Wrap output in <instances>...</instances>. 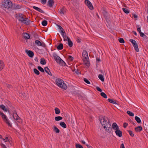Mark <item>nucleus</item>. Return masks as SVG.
Returning <instances> with one entry per match:
<instances>
[{
    "label": "nucleus",
    "instance_id": "f257e3e1",
    "mask_svg": "<svg viewBox=\"0 0 148 148\" xmlns=\"http://www.w3.org/2000/svg\"><path fill=\"white\" fill-rule=\"evenodd\" d=\"M100 122L106 130L108 132H111L112 130L111 123L108 118L104 116L100 119Z\"/></svg>",
    "mask_w": 148,
    "mask_h": 148
},
{
    "label": "nucleus",
    "instance_id": "f03ea898",
    "mask_svg": "<svg viewBox=\"0 0 148 148\" xmlns=\"http://www.w3.org/2000/svg\"><path fill=\"white\" fill-rule=\"evenodd\" d=\"M56 82L57 85L59 87L64 90H66L67 89V86L62 79L58 78L56 79Z\"/></svg>",
    "mask_w": 148,
    "mask_h": 148
},
{
    "label": "nucleus",
    "instance_id": "7ed1b4c3",
    "mask_svg": "<svg viewBox=\"0 0 148 148\" xmlns=\"http://www.w3.org/2000/svg\"><path fill=\"white\" fill-rule=\"evenodd\" d=\"M3 6L6 8H12V3L10 0H4V1L2 3Z\"/></svg>",
    "mask_w": 148,
    "mask_h": 148
},
{
    "label": "nucleus",
    "instance_id": "20e7f679",
    "mask_svg": "<svg viewBox=\"0 0 148 148\" xmlns=\"http://www.w3.org/2000/svg\"><path fill=\"white\" fill-rule=\"evenodd\" d=\"M0 115L1 116L3 121L10 127H12L11 124L10 123L9 120L8 119L7 116L3 113L0 111Z\"/></svg>",
    "mask_w": 148,
    "mask_h": 148
},
{
    "label": "nucleus",
    "instance_id": "39448f33",
    "mask_svg": "<svg viewBox=\"0 0 148 148\" xmlns=\"http://www.w3.org/2000/svg\"><path fill=\"white\" fill-rule=\"evenodd\" d=\"M53 56L55 60L57 63H62V62H63L64 64H65V62L57 55L56 53H53Z\"/></svg>",
    "mask_w": 148,
    "mask_h": 148
},
{
    "label": "nucleus",
    "instance_id": "423d86ee",
    "mask_svg": "<svg viewBox=\"0 0 148 148\" xmlns=\"http://www.w3.org/2000/svg\"><path fill=\"white\" fill-rule=\"evenodd\" d=\"M13 117L14 119L17 121L18 123H21V119L18 116L17 114L16 111L15 110H14L13 111Z\"/></svg>",
    "mask_w": 148,
    "mask_h": 148
},
{
    "label": "nucleus",
    "instance_id": "0eeeda50",
    "mask_svg": "<svg viewBox=\"0 0 148 148\" xmlns=\"http://www.w3.org/2000/svg\"><path fill=\"white\" fill-rule=\"evenodd\" d=\"M129 41L132 44L135 51L137 52H138L139 51V49L138 47V44L136 43V41L133 39H130Z\"/></svg>",
    "mask_w": 148,
    "mask_h": 148
},
{
    "label": "nucleus",
    "instance_id": "6e6552de",
    "mask_svg": "<svg viewBox=\"0 0 148 148\" xmlns=\"http://www.w3.org/2000/svg\"><path fill=\"white\" fill-rule=\"evenodd\" d=\"M82 56L83 57V60H89L88 54L87 51L85 50H84L83 51Z\"/></svg>",
    "mask_w": 148,
    "mask_h": 148
},
{
    "label": "nucleus",
    "instance_id": "1a4fd4ad",
    "mask_svg": "<svg viewBox=\"0 0 148 148\" xmlns=\"http://www.w3.org/2000/svg\"><path fill=\"white\" fill-rule=\"evenodd\" d=\"M85 3L86 4V5L88 6V8L90 10H92L93 9V6L89 0H85Z\"/></svg>",
    "mask_w": 148,
    "mask_h": 148
},
{
    "label": "nucleus",
    "instance_id": "9d476101",
    "mask_svg": "<svg viewBox=\"0 0 148 148\" xmlns=\"http://www.w3.org/2000/svg\"><path fill=\"white\" fill-rule=\"evenodd\" d=\"M25 16H24L22 14H19L17 16V18L18 19V20L19 21H21L22 23L23 21H24L25 19Z\"/></svg>",
    "mask_w": 148,
    "mask_h": 148
},
{
    "label": "nucleus",
    "instance_id": "9b49d317",
    "mask_svg": "<svg viewBox=\"0 0 148 148\" xmlns=\"http://www.w3.org/2000/svg\"><path fill=\"white\" fill-rule=\"evenodd\" d=\"M25 52L31 58H32L34 56V53L30 50H26Z\"/></svg>",
    "mask_w": 148,
    "mask_h": 148
},
{
    "label": "nucleus",
    "instance_id": "f8f14e48",
    "mask_svg": "<svg viewBox=\"0 0 148 148\" xmlns=\"http://www.w3.org/2000/svg\"><path fill=\"white\" fill-rule=\"evenodd\" d=\"M115 133L116 135L119 137H121L122 136V132L119 129L116 130L115 131Z\"/></svg>",
    "mask_w": 148,
    "mask_h": 148
},
{
    "label": "nucleus",
    "instance_id": "ddd939ff",
    "mask_svg": "<svg viewBox=\"0 0 148 148\" xmlns=\"http://www.w3.org/2000/svg\"><path fill=\"white\" fill-rule=\"evenodd\" d=\"M109 102L115 104L119 105V102L116 100H113L110 99H108V100Z\"/></svg>",
    "mask_w": 148,
    "mask_h": 148
},
{
    "label": "nucleus",
    "instance_id": "4468645a",
    "mask_svg": "<svg viewBox=\"0 0 148 148\" xmlns=\"http://www.w3.org/2000/svg\"><path fill=\"white\" fill-rule=\"evenodd\" d=\"M32 22V21H30L28 18H25L22 23L26 25H29Z\"/></svg>",
    "mask_w": 148,
    "mask_h": 148
},
{
    "label": "nucleus",
    "instance_id": "2eb2a0df",
    "mask_svg": "<svg viewBox=\"0 0 148 148\" xmlns=\"http://www.w3.org/2000/svg\"><path fill=\"white\" fill-rule=\"evenodd\" d=\"M47 3L48 5L50 7H52L54 3V0H49Z\"/></svg>",
    "mask_w": 148,
    "mask_h": 148
},
{
    "label": "nucleus",
    "instance_id": "dca6fc26",
    "mask_svg": "<svg viewBox=\"0 0 148 148\" xmlns=\"http://www.w3.org/2000/svg\"><path fill=\"white\" fill-rule=\"evenodd\" d=\"M112 127L113 129L116 130L119 129L118 126L116 123H113Z\"/></svg>",
    "mask_w": 148,
    "mask_h": 148
},
{
    "label": "nucleus",
    "instance_id": "f3484780",
    "mask_svg": "<svg viewBox=\"0 0 148 148\" xmlns=\"http://www.w3.org/2000/svg\"><path fill=\"white\" fill-rule=\"evenodd\" d=\"M83 95V93L80 92H78L76 93L75 95L76 97H78L79 98H80L82 97V95Z\"/></svg>",
    "mask_w": 148,
    "mask_h": 148
},
{
    "label": "nucleus",
    "instance_id": "a211bd4d",
    "mask_svg": "<svg viewBox=\"0 0 148 148\" xmlns=\"http://www.w3.org/2000/svg\"><path fill=\"white\" fill-rule=\"evenodd\" d=\"M67 38L68 39V44L69 46L70 47H71L73 45V43L72 42L68 37H67Z\"/></svg>",
    "mask_w": 148,
    "mask_h": 148
},
{
    "label": "nucleus",
    "instance_id": "6ab92c4d",
    "mask_svg": "<svg viewBox=\"0 0 148 148\" xmlns=\"http://www.w3.org/2000/svg\"><path fill=\"white\" fill-rule=\"evenodd\" d=\"M143 130L142 127L141 126H138L135 128V130L136 132H140Z\"/></svg>",
    "mask_w": 148,
    "mask_h": 148
},
{
    "label": "nucleus",
    "instance_id": "aec40b11",
    "mask_svg": "<svg viewBox=\"0 0 148 148\" xmlns=\"http://www.w3.org/2000/svg\"><path fill=\"white\" fill-rule=\"evenodd\" d=\"M4 66V64L3 61L0 60V70H2Z\"/></svg>",
    "mask_w": 148,
    "mask_h": 148
},
{
    "label": "nucleus",
    "instance_id": "412c9836",
    "mask_svg": "<svg viewBox=\"0 0 148 148\" xmlns=\"http://www.w3.org/2000/svg\"><path fill=\"white\" fill-rule=\"evenodd\" d=\"M10 138L9 136H6L5 138H3V140L5 142H8L10 144Z\"/></svg>",
    "mask_w": 148,
    "mask_h": 148
},
{
    "label": "nucleus",
    "instance_id": "4be33fe9",
    "mask_svg": "<svg viewBox=\"0 0 148 148\" xmlns=\"http://www.w3.org/2000/svg\"><path fill=\"white\" fill-rule=\"evenodd\" d=\"M12 7L15 10L19 9L21 8V6L19 5H12Z\"/></svg>",
    "mask_w": 148,
    "mask_h": 148
},
{
    "label": "nucleus",
    "instance_id": "5701e85b",
    "mask_svg": "<svg viewBox=\"0 0 148 148\" xmlns=\"http://www.w3.org/2000/svg\"><path fill=\"white\" fill-rule=\"evenodd\" d=\"M61 14H64L66 13V10L64 8H62L59 12Z\"/></svg>",
    "mask_w": 148,
    "mask_h": 148
},
{
    "label": "nucleus",
    "instance_id": "b1692460",
    "mask_svg": "<svg viewBox=\"0 0 148 148\" xmlns=\"http://www.w3.org/2000/svg\"><path fill=\"white\" fill-rule=\"evenodd\" d=\"M53 131L56 133H58L60 132V131L54 125L53 128Z\"/></svg>",
    "mask_w": 148,
    "mask_h": 148
},
{
    "label": "nucleus",
    "instance_id": "393cba45",
    "mask_svg": "<svg viewBox=\"0 0 148 148\" xmlns=\"http://www.w3.org/2000/svg\"><path fill=\"white\" fill-rule=\"evenodd\" d=\"M24 37L27 39H29L30 38L29 34L27 33H24L23 34Z\"/></svg>",
    "mask_w": 148,
    "mask_h": 148
},
{
    "label": "nucleus",
    "instance_id": "a878e982",
    "mask_svg": "<svg viewBox=\"0 0 148 148\" xmlns=\"http://www.w3.org/2000/svg\"><path fill=\"white\" fill-rule=\"evenodd\" d=\"M61 35L62 36L63 38L64 41H66L67 40L66 39V38H67V36H66V34L64 31L63 32V33H61Z\"/></svg>",
    "mask_w": 148,
    "mask_h": 148
},
{
    "label": "nucleus",
    "instance_id": "bb28decb",
    "mask_svg": "<svg viewBox=\"0 0 148 148\" xmlns=\"http://www.w3.org/2000/svg\"><path fill=\"white\" fill-rule=\"evenodd\" d=\"M63 45L62 44L60 43L57 47V49L59 50H61L63 49Z\"/></svg>",
    "mask_w": 148,
    "mask_h": 148
},
{
    "label": "nucleus",
    "instance_id": "cd10ccee",
    "mask_svg": "<svg viewBox=\"0 0 148 148\" xmlns=\"http://www.w3.org/2000/svg\"><path fill=\"white\" fill-rule=\"evenodd\" d=\"M0 108L3 110L7 112L8 110L7 108H6L3 105H0Z\"/></svg>",
    "mask_w": 148,
    "mask_h": 148
},
{
    "label": "nucleus",
    "instance_id": "c85d7f7f",
    "mask_svg": "<svg viewBox=\"0 0 148 148\" xmlns=\"http://www.w3.org/2000/svg\"><path fill=\"white\" fill-rule=\"evenodd\" d=\"M60 125L62 127L64 128L66 127V125L65 123L63 122H61L60 123Z\"/></svg>",
    "mask_w": 148,
    "mask_h": 148
},
{
    "label": "nucleus",
    "instance_id": "c756f323",
    "mask_svg": "<svg viewBox=\"0 0 148 148\" xmlns=\"http://www.w3.org/2000/svg\"><path fill=\"white\" fill-rule=\"evenodd\" d=\"M40 63L42 65H45L46 64V62L44 58H42L40 59Z\"/></svg>",
    "mask_w": 148,
    "mask_h": 148
},
{
    "label": "nucleus",
    "instance_id": "7c9ffc66",
    "mask_svg": "<svg viewBox=\"0 0 148 148\" xmlns=\"http://www.w3.org/2000/svg\"><path fill=\"white\" fill-rule=\"evenodd\" d=\"M135 120L138 123H140L141 122V121L140 118L137 116H136L135 118Z\"/></svg>",
    "mask_w": 148,
    "mask_h": 148
},
{
    "label": "nucleus",
    "instance_id": "2f4dec72",
    "mask_svg": "<svg viewBox=\"0 0 148 148\" xmlns=\"http://www.w3.org/2000/svg\"><path fill=\"white\" fill-rule=\"evenodd\" d=\"M99 78L102 81L104 82V78L102 75L99 74L98 75Z\"/></svg>",
    "mask_w": 148,
    "mask_h": 148
},
{
    "label": "nucleus",
    "instance_id": "473e14b6",
    "mask_svg": "<svg viewBox=\"0 0 148 148\" xmlns=\"http://www.w3.org/2000/svg\"><path fill=\"white\" fill-rule=\"evenodd\" d=\"M55 113L56 114H59L60 113V111L59 109L58 108H55Z\"/></svg>",
    "mask_w": 148,
    "mask_h": 148
},
{
    "label": "nucleus",
    "instance_id": "72a5a7b5",
    "mask_svg": "<svg viewBox=\"0 0 148 148\" xmlns=\"http://www.w3.org/2000/svg\"><path fill=\"white\" fill-rule=\"evenodd\" d=\"M35 43L38 46H41L42 45L41 42L38 40H36L35 41Z\"/></svg>",
    "mask_w": 148,
    "mask_h": 148
},
{
    "label": "nucleus",
    "instance_id": "f704fd0d",
    "mask_svg": "<svg viewBox=\"0 0 148 148\" xmlns=\"http://www.w3.org/2000/svg\"><path fill=\"white\" fill-rule=\"evenodd\" d=\"M62 118L60 116H58L55 117V119L56 121H58L62 119Z\"/></svg>",
    "mask_w": 148,
    "mask_h": 148
},
{
    "label": "nucleus",
    "instance_id": "c9c22d12",
    "mask_svg": "<svg viewBox=\"0 0 148 148\" xmlns=\"http://www.w3.org/2000/svg\"><path fill=\"white\" fill-rule=\"evenodd\" d=\"M101 95L105 98H107V95L104 92H101L100 94Z\"/></svg>",
    "mask_w": 148,
    "mask_h": 148
},
{
    "label": "nucleus",
    "instance_id": "e433bc0d",
    "mask_svg": "<svg viewBox=\"0 0 148 148\" xmlns=\"http://www.w3.org/2000/svg\"><path fill=\"white\" fill-rule=\"evenodd\" d=\"M34 71L35 74L37 75H39L40 74V72L36 69L34 68Z\"/></svg>",
    "mask_w": 148,
    "mask_h": 148
},
{
    "label": "nucleus",
    "instance_id": "4c0bfd02",
    "mask_svg": "<svg viewBox=\"0 0 148 148\" xmlns=\"http://www.w3.org/2000/svg\"><path fill=\"white\" fill-rule=\"evenodd\" d=\"M47 21L46 20H44L42 22V24L43 26L47 25Z\"/></svg>",
    "mask_w": 148,
    "mask_h": 148
},
{
    "label": "nucleus",
    "instance_id": "58836bf2",
    "mask_svg": "<svg viewBox=\"0 0 148 148\" xmlns=\"http://www.w3.org/2000/svg\"><path fill=\"white\" fill-rule=\"evenodd\" d=\"M127 113L130 116H133L134 115V114L130 111H128L127 112Z\"/></svg>",
    "mask_w": 148,
    "mask_h": 148
},
{
    "label": "nucleus",
    "instance_id": "ea45409f",
    "mask_svg": "<svg viewBox=\"0 0 148 148\" xmlns=\"http://www.w3.org/2000/svg\"><path fill=\"white\" fill-rule=\"evenodd\" d=\"M122 9L125 13L128 14L129 13V11L127 8H122Z\"/></svg>",
    "mask_w": 148,
    "mask_h": 148
},
{
    "label": "nucleus",
    "instance_id": "a19ab883",
    "mask_svg": "<svg viewBox=\"0 0 148 148\" xmlns=\"http://www.w3.org/2000/svg\"><path fill=\"white\" fill-rule=\"evenodd\" d=\"M38 70H39L40 71L42 72H44V70L40 66H38Z\"/></svg>",
    "mask_w": 148,
    "mask_h": 148
},
{
    "label": "nucleus",
    "instance_id": "79ce46f5",
    "mask_svg": "<svg viewBox=\"0 0 148 148\" xmlns=\"http://www.w3.org/2000/svg\"><path fill=\"white\" fill-rule=\"evenodd\" d=\"M143 40L146 42H148V37L146 35H145L143 37Z\"/></svg>",
    "mask_w": 148,
    "mask_h": 148
},
{
    "label": "nucleus",
    "instance_id": "37998d69",
    "mask_svg": "<svg viewBox=\"0 0 148 148\" xmlns=\"http://www.w3.org/2000/svg\"><path fill=\"white\" fill-rule=\"evenodd\" d=\"M57 25L58 27V28L60 30V32L63 33V32L64 31L63 28L60 26L59 25Z\"/></svg>",
    "mask_w": 148,
    "mask_h": 148
},
{
    "label": "nucleus",
    "instance_id": "c03bdc74",
    "mask_svg": "<svg viewBox=\"0 0 148 148\" xmlns=\"http://www.w3.org/2000/svg\"><path fill=\"white\" fill-rule=\"evenodd\" d=\"M84 82H86V83H87V84H90V82L87 79L84 78Z\"/></svg>",
    "mask_w": 148,
    "mask_h": 148
},
{
    "label": "nucleus",
    "instance_id": "a18cd8bd",
    "mask_svg": "<svg viewBox=\"0 0 148 148\" xmlns=\"http://www.w3.org/2000/svg\"><path fill=\"white\" fill-rule=\"evenodd\" d=\"M118 40L119 42L121 43H124L125 42L123 38H119Z\"/></svg>",
    "mask_w": 148,
    "mask_h": 148
},
{
    "label": "nucleus",
    "instance_id": "49530a36",
    "mask_svg": "<svg viewBox=\"0 0 148 148\" xmlns=\"http://www.w3.org/2000/svg\"><path fill=\"white\" fill-rule=\"evenodd\" d=\"M75 146L76 148H83V147L79 144H76Z\"/></svg>",
    "mask_w": 148,
    "mask_h": 148
},
{
    "label": "nucleus",
    "instance_id": "de8ad7c7",
    "mask_svg": "<svg viewBox=\"0 0 148 148\" xmlns=\"http://www.w3.org/2000/svg\"><path fill=\"white\" fill-rule=\"evenodd\" d=\"M128 132H129V134L131 136L133 137L134 136V134H133L132 131L130 130L128 131Z\"/></svg>",
    "mask_w": 148,
    "mask_h": 148
},
{
    "label": "nucleus",
    "instance_id": "09e8293b",
    "mask_svg": "<svg viewBox=\"0 0 148 148\" xmlns=\"http://www.w3.org/2000/svg\"><path fill=\"white\" fill-rule=\"evenodd\" d=\"M45 72L48 74L50 71L49 69L47 67H46L45 68Z\"/></svg>",
    "mask_w": 148,
    "mask_h": 148
},
{
    "label": "nucleus",
    "instance_id": "8fccbe9b",
    "mask_svg": "<svg viewBox=\"0 0 148 148\" xmlns=\"http://www.w3.org/2000/svg\"><path fill=\"white\" fill-rule=\"evenodd\" d=\"M83 61L84 62H85V64H86L87 66H88V65H89V61H88V60H83Z\"/></svg>",
    "mask_w": 148,
    "mask_h": 148
},
{
    "label": "nucleus",
    "instance_id": "3c124183",
    "mask_svg": "<svg viewBox=\"0 0 148 148\" xmlns=\"http://www.w3.org/2000/svg\"><path fill=\"white\" fill-rule=\"evenodd\" d=\"M68 58L71 61H73L74 59V58L71 56H69Z\"/></svg>",
    "mask_w": 148,
    "mask_h": 148
},
{
    "label": "nucleus",
    "instance_id": "603ef678",
    "mask_svg": "<svg viewBox=\"0 0 148 148\" xmlns=\"http://www.w3.org/2000/svg\"><path fill=\"white\" fill-rule=\"evenodd\" d=\"M41 3L43 4H45L47 2V0H41Z\"/></svg>",
    "mask_w": 148,
    "mask_h": 148
},
{
    "label": "nucleus",
    "instance_id": "864d4df0",
    "mask_svg": "<svg viewBox=\"0 0 148 148\" xmlns=\"http://www.w3.org/2000/svg\"><path fill=\"white\" fill-rule=\"evenodd\" d=\"M136 27L137 28V30L139 32V33L141 32V30H140V27H138V25H137Z\"/></svg>",
    "mask_w": 148,
    "mask_h": 148
},
{
    "label": "nucleus",
    "instance_id": "5fc2aeb1",
    "mask_svg": "<svg viewBox=\"0 0 148 148\" xmlns=\"http://www.w3.org/2000/svg\"><path fill=\"white\" fill-rule=\"evenodd\" d=\"M96 89L98 91H99L100 92H101L102 91L101 89L99 87H98L97 86L96 87Z\"/></svg>",
    "mask_w": 148,
    "mask_h": 148
},
{
    "label": "nucleus",
    "instance_id": "6e6d98bb",
    "mask_svg": "<svg viewBox=\"0 0 148 148\" xmlns=\"http://www.w3.org/2000/svg\"><path fill=\"white\" fill-rule=\"evenodd\" d=\"M0 145L3 148H7L5 145L2 143L0 144Z\"/></svg>",
    "mask_w": 148,
    "mask_h": 148
},
{
    "label": "nucleus",
    "instance_id": "4d7b16f0",
    "mask_svg": "<svg viewBox=\"0 0 148 148\" xmlns=\"http://www.w3.org/2000/svg\"><path fill=\"white\" fill-rule=\"evenodd\" d=\"M6 86L8 88H9L10 89L12 88V86L9 84H7L6 85Z\"/></svg>",
    "mask_w": 148,
    "mask_h": 148
},
{
    "label": "nucleus",
    "instance_id": "13d9d810",
    "mask_svg": "<svg viewBox=\"0 0 148 148\" xmlns=\"http://www.w3.org/2000/svg\"><path fill=\"white\" fill-rule=\"evenodd\" d=\"M140 35L141 37H143L145 35V34L142 32L140 33Z\"/></svg>",
    "mask_w": 148,
    "mask_h": 148
},
{
    "label": "nucleus",
    "instance_id": "bf43d9fd",
    "mask_svg": "<svg viewBox=\"0 0 148 148\" xmlns=\"http://www.w3.org/2000/svg\"><path fill=\"white\" fill-rule=\"evenodd\" d=\"M33 9L36 10L37 11H38V10L39 9V8H38V7L35 6H33Z\"/></svg>",
    "mask_w": 148,
    "mask_h": 148
},
{
    "label": "nucleus",
    "instance_id": "052dcab7",
    "mask_svg": "<svg viewBox=\"0 0 148 148\" xmlns=\"http://www.w3.org/2000/svg\"><path fill=\"white\" fill-rule=\"evenodd\" d=\"M38 11L41 13H44V12L40 8H39Z\"/></svg>",
    "mask_w": 148,
    "mask_h": 148
},
{
    "label": "nucleus",
    "instance_id": "680f3d73",
    "mask_svg": "<svg viewBox=\"0 0 148 148\" xmlns=\"http://www.w3.org/2000/svg\"><path fill=\"white\" fill-rule=\"evenodd\" d=\"M128 125V124L126 123H124L123 124V127L124 128H126Z\"/></svg>",
    "mask_w": 148,
    "mask_h": 148
},
{
    "label": "nucleus",
    "instance_id": "e2e57ef3",
    "mask_svg": "<svg viewBox=\"0 0 148 148\" xmlns=\"http://www.w3.org/2000/svg\"><path fill=\"white\" fill-rule=\"evenodd\" d=\"M120 148H125L124 147V145L123 143H122L121 145Z\"/></svg>",
    "mask_w": 148,
    "mask_h": 148
},
{
    "label": "nucleus",
    "instance_id": "0e129e2a",
    "mask_svg": "<svg viewBox=\"0 0 148 148\" xmlns=\"http://www.w3.org/2000/svg\"><path fill=\"white\" fill-rule=\"evenodd\" d=\"M81 39H80V38H77V42H78L80 43L81 42Z\"/></svg>",
    "mask_w": 148,
    "mask_h": 148
},
{
    "label": "nucleus",
    "instance_id": "69168bd1",
    "mask_svg": "<svg viewBox=\"0 0 148 148\" xmlns=\"http://www.w3.org/2000/svg\"><path fill=\"white\" fill-rule=\"evenodd\" d=\"M96 60L98 62H100L101 61L100 59L97 58H96Z\"/></svg>",
    "mask_w": 148,
    "mask_h": 148
},
{
    "label": "nucleus",
    "instance_id": "338daca9",
    "mask_svg": "<svg viewBox=\"0 0 148 148\" xmlns=\"http://www.w3.org/2000/svg\"><path fill=\"white\" fill-rule=\"evenodd\" d=\"M133 16L134 18H136L137 17V15L135 14H134L133 15Z\"/></svg>",
    "mask_w": 148,
    "mask_h": 148
},
{
    "label": "nucleus",
    "instance_id": "774afa93",
    "mask_svg": "<svg viewBox=\"0 0 148 148\" xmlns=\"http://www.w3.org/2000/svg\"><path fill=\"white\" fill-rule=\"evenodd\" d=\"M133 32V33L136 36H137V34L136 33V32L135 31H132Z\"/></svg>",
    "mask_w": 148,
    "mask_h": 148
}]
</instances>
